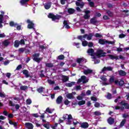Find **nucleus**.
Listing matches in <instances>:
<instances>
[{
    "instance_id": "11",
    "label": "nucleus",
    "mask_w": 129,
    "mask_h": 129,
    "mask_svg": "<svg viewBox=\"0 0 129 129\" xmlns=\"http://www.w3.org/2000/svg\"><path fill=\"white\" fill-rule=\"evenodd\" d=\"M63 27L66 28V29H70V26H69L70 23L68 20H64L63 22Z\"/></svg>"
},
{
    "instance_id": "6",
    "label": "nucleus",
    "mask_w": 129,
    "mask_h": 129,
    "mask_svg": "<svg viewBox=\"0 0 129 129\" xmlns=\"http://www.w3.org/2000/svg\"><path fill=\"white\" fill-rule=\"evenodd\" d=\"M99 44H101V45H104V44H111V45H113V44H114V43H115V41H107L105 40H103V39H100L99 40Z\"/></svg>"
},
{
    "instance_id": "58",
    "label": "nucleus",
    "mask_w": 129,
    "mask_h": 129,
    "mask_svg": "<svg viewBox=\"0 0 129 129\" xmlns=\"http://www.w3.org/2000/svg\"><path fill=\"white\" fill-rule=\"evenodd\" d=\"M106 13L107 14H108V16H109L110 17H112V13L110 12V11H107Z\"/></svg>"
},
{
    "instance_id": "53",
    "label": "nucleus",
    "mask_w": 129,
    "mask_h": 129,
    "mask_svg": "<svg viewBox=\"0 0 129 129\" xmlns=\"http://www.w3.org/2000/svg\"><path fill=\"white\" fill-rule=\"evenodd\" d=\"M58 59H59V60H63V59H64V55H60L58 56Z\"/></svg>"
},
{
    "instance_id": "56",
    "label": "nucleus",
    "mask_w": 129,
    "mask_h": 129,
    "mask_svg": "<svg viewBox=\"0 0 129 129\" xmlns=\"http://www.w3.org/2000/svg\"><path fill=\"white\" fill-rule=\"evenodd\" d=\"M95 37H96V38H101L102 35H100L99 33H97L95 34Z\"/></svg>"
},
{
    "instance_id": "13",
    "label": "nucleus",
    "mask_w": 129,
    "mask_h": 129,
    "mask_svg": "<svg viewBox=\"0 0 129 129\" xmlns=\"http://www.w3.org/2000/svg\"><path fill=\"white\" fill-rule=\"evenodd\" d=\"M109 58L111 59V60H118L119 58L118 56H117L116 55H111V54H109L108 55Z\"/></svg>"
},
{
    "instance_id": "40",
    "label": "nucleus",
    "mask_w": 129,
    "mask_h": 129,
    "mask_svg": "<svg viewBox=\"0 0 129 129\" xmlns=\"http://www.w3.org/2000/svg\"><path fill=\"white\" fill-rule=\"evenodd\" d=\"M47 82L49 84H50V85H52L53 84H55V82L54 81H52L51 80H47Z\"/></svg>"
},
{
    "instance_id": "24",
    "label": "nucleus",
    "mask_w": 129,
    "mask_h": 129,
    "mask_svg": "<svg viewBox=\"0 0 129 129\" xmlns=\"http://www.w3.org/2000/svg\"><path fill=\"white\" fill-rule=\"evenodd\" d=\"M76 5L80 8H83V7H84V3L83 2H76Z\"/></svg>"
},
{
    "instance_id": "12",
    "label": "nucleus",
    "mask_w": 129,
    "mask_h": 129,
    "mask_svg": "<svg viewBox=\"0 0 129 129\" xmlns=\"http://www.w3.org/2000/svg\"><path fill=\"white\" fill-rule=\"evenodd\" d=\"M25 127L28 129H33L34 128V125L32 124V123L26 122L25 124Z\"/></svg>"
},
{
    "instance_id": "49",
    "label": "nucleus",
    "mask_w": 129,
    "mask_h": 129,
    "mask_svg": "<svg viewBox=\"0 0 129 129\" xmlns=\"http://www.w3.org/2000/svg\"><path fill=\"white\" fill-rule=\"evenodd\" d=\"M57 126H58V123H55L54 125L51 126V128L52 129H56Z\"/></svg>"
},
{
    "instance_id": "47",
    "label": "nucleus",
    "mask_w": 129,
    "mask_h": 129,
    "mask_svg": "<svg viewBox=\"0 0 129 129\" xmlns=\"http://www.w3.org/2000/svg\"><path fill=\"white\" fill-rule=\"evenodd\" d=\"M32 103V100L30 99H28L26 100V104H31Z\"/></svg>"
},
{
    "instance_id": "46",
    "label": "nucleus",
    "mask_w": 129,
    "mask_h": 129,
    "mask_svg": "<svg viewBox=\"0 0 129 129\" xmlns=\"http://www.w3.org/2000/svg\"><path fill=\"white\" fill-rule=\"evenodd\" d=\"M96 22V20L94 18H92L90 20L91 24H95Z\"/></svg>"
},
{
    "instance_id": "41",
    "label": "nucleus",
    "mask_w": 129,
    "mask_h": 129,
    "mask_svg": "<svg viewBox=\"0 0 129 129\" xmlns=\"http://www.w3.org/2000/svg\"><path fill=\"white\" fill-rule=\"evenodd\" d=\"M45 65H46V67H48L49 68H51L53 67V63H46Z\"/></svg>"
},
{
    "instance_id": "63",
    "label": "nucleus",
    "mask_w": 129,
    "mask_h": 129,
    "mask_svg": "<svg viewBox=\"0 0 129 129\" xmlns=\"http://www.w3.org/2000/svg\"><path fill=\"white\" fill-rule=\"evenodd\" d=\"M73 123L74 125H77V124H78V123H79V122L77 121V120H74Z\"/></svg>"
},
{
    "instance_id": "59",
    "label": "nucleus",
    "mask_w": 129,
    "mask_h": 129,
    "mask_svg": "<svg viewBox=\"0 0 129 129\" xmlns=\"http://www.w3.org/2000/svg\"><path fill=\"white\" fill-rule=\"evenodd\" d=\"M94 114H95V115H101V113H100V112H99V111H95L94 112Z\"/></svg>"
},
{
    "instance_id": "48",
    "label": "nucleus",
    "mask_w": 129,
    "mask_h": 129,
    "mask_svg": "<svg viewBox=\"0 0 129 129\" xmlns=\"http://www.w3.org/2000/svg\"><path fill=\"white\" fill-rule=\"evenodd\" d=\"M91 0H88V2H89V5L90 7H94V3L93 2H90Z\"/></svg>"
},
{
    "instance_id": "35",
    "label": "nucleus",
    "mask_w": 129,
    "mask_h": 129,
    "mask_svg": "<svg viewBox=\"0 0 129 129\" xmlns=\"http://www.w3.org/2000/svg\"><path fill=\"white\" fill-rule=\"evenodd\" d=\"M3 18H4V16L2 15H0V28H3V24H2L3 23Z\"/></svg>"
},
{
    "instance_id": "8",
    "label": "nucleus",
    "mask_w": 129,
    "mask_h": 129,
    "mask_svg": "<svg viewBox=\"0 0 129 129\" xmlns=\"http://www.w3.org/2000/svg\"><path fill=\"white\" fill-rule=\"evenodd\" d=\"M88 79L86 78V77L83 76L81 77V79H79L78 81V83H80L83 82V83H87Z\"/></svg>"
},
{
    "instance_id": "31",
    "label": "nucleus",
    "mask_w": 129,
    "mask_h": 129,
    "mask_svg": "<svg viewBox=\"0 0 129 129\" xmlns=\"http://www.w3.org/2000/svg\"><path fill=\"white\" fill-rule=\"evenodd\" d=\"M82 43V46H83V47H86V46H87V45H88V42H87V41L86 40H81Z\"/></svg>"
},
{
    "instance_id": "43",
    "label": "nucleus",
    "mask_w": 129,
    "mask_h": 129,
    "mask_svg": "<svg viewBox=\"0 0 129 129\" xmlns=\"http://www.w3.org/2000/svg\"><path fill=\"white\" fill-rule=\"evenodd\" d=\"M43 126L46 127V128L49 129L50 128V125L49 124V122H47L46 124H43Z\"/></svg>"
},
{
    "instance_id": "9",
    "label": "nucleus",
    "mask_w": 129,
    "mask_h": 129,
    "mask_svg": "<svg viewBox=\"0 0 129 129\" xmlns=\"http://www.w3.org/2000/svg\"><path fill=\"white\" fill-rule=\"evenodd\" d=\"M73 94H76V93L74 92L72 93H68L66 95V96L67 98H68V99H73L74 98Z\"/></svg>"
},
{
    "instance_id": "28",
    "label": "nucleus",
    "mask_w": 129,
    "mask_h": 129,
    "mask_svg": "<svg viewBox=\"0 0 129 129\" xmlns=\"http://www.w3.org/2000/svg\"><path fill=\"white\" fill-rule=\"evenodd\" d=\"M20 41L19 40H16L14 42V47L16 48L19 47V46H20Z\"/></svg>"
},
{
    "instance_id": "23",
    "label": "nucleus",
    "mask_w": 129,
    "mask_h": 129,
    "mask_svg": "<svg viewBox=\"0 0 129 129\" xmlns=\"http://www.w3.org/2000/svg\"><path fill=\"white\" fill-rule=\"evenodd\" d=\"M88 53L91 56H93V54L94 53V50L92 48L89 49L87 51Z\"/></svg>"
},
{
    "instance_id": "45",
    "label": "nucleus",
    "mask_w": 129,
    "mask_h": 129,
    "mask_svg": "<svg viewBox=\"0 0 129 129\" xmlns=\"http://www.w3.org/2000/svg\"><path fill=\"white\" fill-rule=\"evenodd\" d=\"M20 3L22 6H24V5H26V4H27L25 0H21Z\"/></svg>"
},
{
    "instance_id": "19",
    "label": "nucleus",
    "mask_w": 129,
    "mask_h": 129,
    "mask_svg": "<svg viewBox=\"0 0 129 129\" xmlns=\"http://www.w3.org/2000/svg\"><path fill=\"white\" fill-rule=\"evenodd\" d=\"M112 68L111 67H104L102 70V72H104V71H112Z\"/></svg>"
},
{
    "instance_id": "57",
    "label": "nucleus",
    "mask_w": 129,
    "mask_h": 129,
    "mask_svg": "<svg viewBox=\"0 0 129 129\" xmlns=\"http://www.w3.org/2000/svg\"><path fill=\"white\" fill-rule=\"evenodd\" d=\"M69 103H70V101H69L68 100L66 99L64 100V104H66V105H68Z\"/></svg>"
},
{
    "instance_id": "42",
    "label": "nucleus",
    "mask_w": 129,
    "mask_h": 129,
    "mask_svg": "<svg viewBox=\"0 0 129 129\" xmlns=\"http://www.w3.org/2000/svg\"><path fill=\"white\" fill-rule=\"evenodd\" d=\"M10 26L11 27H17V23H15L14 22H11L10 23Z\"/></svg>"
},
{
    "instance_id": "10",
    "label": "nucleus",
    "mask_w": 129,
    "mask_h": 129,
    "mask_svg": "<svg viewBox=\"0 0 129 129\" xmlns=\"http://www.w3.org/2000/svg\"><path fill=\"white\" fill-rule=\"evenodd\" d=\"M112 82H114V78L113 77H111L109 79V83L104 82L102 83V85L105 86V85H109V84H111Z\"/></svg>"
},
{
    "instance_id": "2",
    "label": "nucleus",
    "mask_w": 129,
    "mask_h": 129,
    "mask_svg": "<svg viewBox=\"0 0 129 129\" xmlns=\"http://www.w3.org/2000/svg\"><path fill=\"white\" fill-rule=\"evenodd\" d=\"M62 118L64 120H66L67 124H72V119L73 118H72V115H71V114H70V115L64 114L63 115Z\"/></svg>"
},
{
    "instance_id": "27",
    "label": "nucleus",
    "mask_w": 129,
    "mask_h": 129,
    "mask_svg": "<svg viewBox=\"0 0 129 129\" xmlns=\"http://www.w3.org/2000/svg\"><path fill=\"white\" fill-rule=\"evenodd\" d=\"M92 72V70L90 69H87L84 71V73L86 75H87V74H90V73H91Z\"/></svg>"
},
{
    "instance_id": "18",
    "label": "nucleus",
    "mask_w": 129,
    "mask_h": 129,
    "mask_svg": "<svg viewBox=\"0 0 129 129\" xmlns=\"http://www.w3.org/2000/svg\"><path fill=\"white\" fill-rule=\"evenodd\" d=\"M62 100H63V98L62 97V96H58L56 99V103L57 104H60V103H62Z\"/></svg>"
},
{
    "instance_id": "61",
    "label": "nucleus",
    "mask_w": 129,
    "mask_h": 129,
    "mask_svg": "<svg viewBox=\"0 0 129 129\" xmlns=\"http://www.w3.org/2000/svg\"><path fill=\"white\" fill-rule=\"evenodd\" d=\"M106 97L107 99H111V94L108 93Z\"/></svg>"
},
{
    "instance_id": "52",
    "label": "nucleus",
    "mask_w": 129,
    "mask_h": 129,
    "mask_svg": "<svg viewBox=\"0 0 129 129\" xmlns=\"http://www.w3.org/2000/svg\"><path fill=\"white\" fill-rule=\"evenodd\" d=\"M78 100H82L83 99V97L82 96H78L77 97Z\"/></svg>"
},
{
    "instance_id": "30",
    "label": "nucleus",
    "mask_w": 129,
    "mask_h": 129,
    "mask_svg": "<svg viewBox=\"0 0 129 129\" xmlns=\"http://www.w3.org/2000/svg\"><path fill=\"white\" fill-rule=\"evenodd\" d=\"M73 85H75V82H74L66 84V86H68V87H72Z\"/></svg>"
},
{
    "instance_id": "37",
    "label": "nucleus",
    "mask_w": 129,
    "mask_h": 129,
    "mask_svg": "<svg viewBox=\"0 0 129 129\" xmlns=\"http://www.w3.org/2000/svg\"><path fill=\"white\" fill-rule=\"evenodd\" d=\"M20 89L21 90H27L28 89V86H22L20 87Z\"/></svg>"
},
{
    "instance_id": "54",
    "label": "nucleus",
    "mask_w": 129,
    "mask_h": 129,
    "mask_svg": "<svg viewBox=\"0 0 129 129\" xmlns=\"http://www.w3.org/2000/svg\"><path fill=\"white\" fill-rule=\"evenodd\" d=\"M75 89H76V90H80V89H81V87L80 86H76Z\"/></svg>"
},
{
    "instance_id": "36",
    "label": "nucleus",
    "mask_w": 129,
    "mask_h": 129,
    "mask_svg": "<svg viewBox=\"0 0 129 129\" xmlns=\"http://www.w3.org/2000/svg\"><path fill=\"white\" fill-rule=\"evenodd\" d=\"M68 12L69 14H70V15H72V14H74L75 10L73 9H70L68 10Z\"/></svg>"
},
{
    "instance_id": "5",
    "label": "nucleus",
    "mask_w": 129,
    "mask_h": 129,
    "mask_svg": "<svg viewBox=\"0 0 129 129\" xmlns=\"http://www.w3.org/2000/svg\"><path fill=\"white\" fill-rule=\"evenodd\" d=\"M48 17L50 19H52V21H56V20L58 21V20H59V19H60V18H61V16H60L59 15L55 16L53 14H51V13H50L48 15Z\"/></svg>"
},
{
    "instance_id": "55",
    "label": "nucleus",
    "mask_w": 129,
    "mask_h": 129,
    "mask_svg": "<svg viewBox=\"0 0 129 129\" xmlns=\"http://www.w3.org/2000/svg\"><path fill=\"white\" fill-rule=\"evenodd\" d=\"M0 97H6V94L4 92L0 93Z\"/></svg>"
},
{
    "instance_id": "51",
    "label": "nucleus",
    "mask_w": 129,
    "mask_h": 129,
    "mask_svg": "<svg viewBox=\"0 0 129 129\" xmlns=\"http://www.w3.org/2000/svg\"><path fill=\"white\" fill-rule=\"evenodd\" d=\"M19 43L20 45H25V40L24 39H21L20 41H19Z\"/></svg>"
},
{
    "instance_id": "64",
    "label": "nucleus",
    "mask_w": 129,
    "mask_h": 129,
    "mask_svg": "<svg viewBox=\"0 0 129 129\" xmlns=\"http://www.w3.org/2000/svg\"><path fill=\"white\" fill-rule=\"evenodd\" d=\"M20 69H22V65H21V64L19 65V66L17 67L16 70H20Z\"/></svg>"
},
{
    "instance_id": "20",
    "label": "nucleus",
    "mask_w": 129,
    "mask_h": 129,
    "mask_svg": "<svg viewBox=\"0 0 129 129\" xmlns=\"http://www.w3.org/2000/svg\"><path fill=\"white\" fill-rule=\"evenodd\" d=\"M77 61L78 62V63H82V62H84L85 63L86 62V59H85L83 57L82 58H79L77 59Z\"/></svg>"
},
{
    "instance_id": "7",
    "label": "nucleus",
    "mask_w": 129,
    "mask_h": 129,
    "mask_svg": "<svg viewBox=\"0 0 129 129\" xmlns=\"http://www.w3.org/2000/svg\"><path fill=\"white\" fill-rule=\"evenodd\" d=\"M96 54L98 57H103V56L106 55V52H104L103 50L101 49H98Z\"/></svg>"
},
{
    "instance_id": "29",
    "label": "nucleus",
    "mask_w": 129,
    "mask_h": 129,
    "mask_svg": "<svg viewBox=\"0 0 129 129\" xmlns=\"http://www.w3.org/2000/svg\"><path fill=\"white\" fill-rule=\"evenodd\" d=\"M57 117V115H56V114H54L53 115H48L47 117H51V120H55V118H56V117Z\"/></svg>"
},
{
    "instance_id": "39",
    "label": "nucleus",
    "mask_w": 129,
    "mask_h": 129,
    "mask_svg": "<svg viewBox=\"0 0 129 129\" xmlns=\"http://www.w3.org/2000/svg\"><path fill=\"white\" fill-rule=\"evenodd\" d=\"M37 91L39 92V93H41L44 91V88L43 87H40L37 89Z\"/></svg>"
},
{
    "instance_id": "60",
    "label": "nucleus",
    "mask_w": 129,
    "mask_h": 129,
    "mask_svg": "<svg viewBox=\"0 0 129 129\" xmlns=\"http://www.w3.org/2000/svg\"><path fill=\"white\" fill-rule=\"evenodd\" d=\"M94 61L95 64H98V63H99V62H100V60H99V59H96L95 58L94 60Z\"/></svg>"
},
{
    "instance_id": "25",
    "label": "nucleus",
    "mask_w": 129,
    "mask_h": 129,
    "mask_svg": "<svg viewBox=\"0 0 129 129\" xmlns=\"http://www.w3.org/2000/svg\"><path fill=\"white\" fill-rule=\"evenodd\" d=\"M107 121L109 124H112V123H113L114 122V119H113L111 117H110L108 119Z\"/></svg>"
},
{
    "instance_id": "33",
    "label": "nucleus",
    "mask_w": 129,
    "mask_h": 129,
    "mask_svg": "<svg viewBox=\"0 0 129 129\" xmlns=\"http://www.w3.org/2000/svg\"><path fill=\"white\" fill-rule=\"evenodd\" d=\"M46 111L48 113H52L54 111V109H50V108L48 107L46 108Z\"/></svg>"
},
{
    "instance_id": "21",
    "label": "nucleus",
    "mask_w": 129,
    "mask_h": 129,
    "mask_svg": "<svg viewBox=\"0 0 129 129\" xmlns=\"http://www.w3.org/2000/svg\"><path fill=\"white\" fill-rule=\"evenodd\" d=\"M51 5H52V3H46L44 5V8L46 10H49V9H50V8H51Z\"/></svg>"
},
{
    "instance_id": "50",
    "label": "nucleus",
    "mask_w": 129,
    "mask_h": 129,
    "mask_svg": "<svg viewBox=\"0 0 129 129\" xmlns=\"http://www.w3.org/2000/svg\"><path fill=\"white\" fill-rule=\"evenodd\" d=\"M101 80H102L103 81H105V82L107 80V79H106V78L105 77V76L101 77Z\"/></svg>"
},
{
    "instance_id": "4",
    "label": "nucleus",
    "mask_w": 129,
    "mask_h": 129,
    "mask_svg": "<svg viewBox=\"0 0 129 129\" xmlns=\"http://www.w3.org/2000/svg\"><path fill=\"white\" fill-rule=\"evenodd\" d=\"M40 54L39 53H35L33 55V60L35 61V62H37V63H40L42 60H43V57H39Z\"/></svg>"
},
{
    "instance_id": "26",
    "label": "nucleus",
    "mask_w": 129,
    "mask_h": 129,
    "mask_svg": "<svg viewBox=\"0 0 129 129\" xmlns=\"http://www.w3.org/2000/svg\"><path fill=\"white\" fill-rule=\"evenodd\" d=\"M119 75L120 76H125L126 75V73L122 70H120L119 71Z\"/></svg>"
},
{
    "instance_id": "22",
    "label": "nucleus",
    "mask_w": 129,
    "mask_h": 129,
    "mask_svg": "<svg viewBox=\"0 0 129 129\" xmlns=\"http://www.w3.org/2000/svg\"><path fill=\"white\" fill-rule=\"evenodd\" d=\"M23 73L24 75H25V77H26V78H28V77H30V75L29 74V72L27 70H23Z\"/></svg>"
},
{
    "instance_id": "1",
    "label": "nucleus",
    "mask_w": 129,
    "mask_h": 129,
    "mask_svg": "<svg viewBox=\"0 0 129 129\" xmlns=\"http://www.w3.org/2000/svg\"><path fill=\"white\" fill-rule=\"evenodd\" d=\"M120 104L121 105V106H116L115 107V109H121L122 110V109H124L125 108H126L127 109H128L129 108V104L125 102V101H121L120 103Z\"/></svg>"
},
{
    "instance_id": "32",
    "label": "nucleus",
    "mask_w": 129,
    "mask_h": 129,
    "mask_svg": "<svg viewBox=\"0 0 129 129\" xmlns=\"http://www.w3.org/2000/svg\"><path fill=\"white\" fill-rule=\"evenodd\" d=\"M63 82H66L69 80V78L67 76H63L62 77Z\"/></svg>"
},
{
    "instance_id": "38",
    "label": "nucleus",
    "mask_w": 129,
    "mask_h": 129,
    "mask_svg": "<svg viewBox=\"0 0 129 129\" xmlns=\"http://www.w3.org/2000/svg\"><path fill=\"white\" fill-rule=\"evenodd\" d=\"M126 121V120H125V119H123L120 124V126H123Z\"/></svg>"
},
{
    "instance_id": "14",
    "label": "nucleus",
    "mask_w": 129,
    "mask_h": 129,
    "mask_svg": "<svg viewBox=\"0 0 129 129\" xmlns=\"http://www.w3.org/2000/svg\"><path fill=\"white\" fill-rule=\"evenodd\" d=\"M27 22L29 24L28 25V29H33L34 28V23H33L32 21H30V20H28Z\"/></svg>"
},
{
    "instance_id": "16",
    "label": "nucleus",
    "mask_w": 129,
    "mask_h": 129,
    "mask_svg": "<svg viewBox=\"0 0 129 129\" xmlns=\"http://www.w3.org/2000/svg\"><path fill=\"white\" fill-rule=\"evenodd\" d=\"M85 15L84 16V19H85V20H87V19H89V18H90V15H89L88 14H90V11L88 10V11H85Z\"/></svg>"
},
{
    "instance_id": "34",
    "label": "nucleus",
    "mask_w": 129,
    "mask_h": 129,
    "mask_svg": "<svg viewBox=\"0 0 129 129\" xmlns=\"http://www.w3.org/2000/svg\"><path fill=\"white\" fill-rule=\"evenodd\" d=\"M85 103H86V102L85 101V100L80 101L78 102V104L80 106L83 105L85 104Z\"/></svg>"
},
{
    "instance_id": "62",
    "label": "nucleus",
    "mask_w": 129,
    "mask_h": 129,
    "mask_svg": "<svg viewBox=\"0 0 129 129\" xmlns=\"http://www.w3.org/2000/svg\"><path fill=\"white\" fill-rule=\"evenodd\" d=\"M125 34H121L119 35V38H120L121 39L122 38H124V37H125Z\"/></svg>"
},
{
    "instance_id": "3",
    "label": "nucleus",
    "mask_w": 129,
    "mask_h": 129,
    "mask_svg": "<svg viewBox=\"0 0 129 129\" xmlns=\"http://www.w3.org/2000/svg\"><path fill=\"white\" fill-rule=\"evenodd\" d=\"M78 39L79 40H81V41H82V40H85V39H87L89 41H90V40L92 39V34H85L84 36H78Z\"/></svg>"
},
{
    "instance_id": "44",
    "label": "nucleus",
    "mask_w": 129,
    "mask_h": 129,
    "mask_svg": "<svg viewBox=\"0 0 129 129\" xmlns=\"http://www.w3.org/2000/svg\"><path fill=\"white\" fill-rule=\"evenodd\" d=\"M4 44L5 45V46H8V45H9L10 44V41H9V40H6L4 41Z\"/></svg>"
},
{
    "instance_id": "15",
    "label": "nucleus",
    "mask_w": 129,
    "mask_h": 129,
    "mask_svg": "<svg viewBox=\"0 0 129 129\" xmlns=\"http://www.w3.org/2000/svg\"><path fill=\"white\" fill-rule=\"evenodd\" d=\"M115 84H116L117 85H119L120 86H121L124 84V82L122 80H120L119 82L118 80H116L114 81Z\"/></svg>"
},
{
    "instance_id": "17",
    "label": "nucleus",
    "mask_w": 129,
    "mask_h": 129,
    "mask_svg": "<svg viewBox=\"0 0 129 129\" xmlns=\"http://www.w3.org/2000/svg\"><path fill=\"white\" fill-rule=\"evenodd\" d=\"M89 126V124L87 122H83L81 123V127L82 128H87Z\"/></svg>"
}]
</instances>
